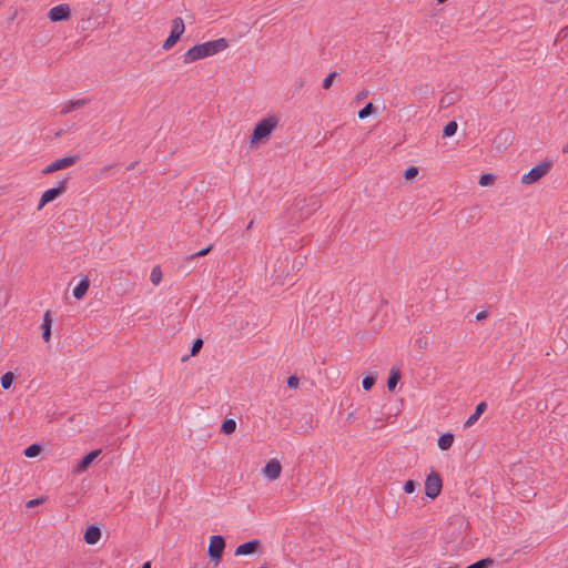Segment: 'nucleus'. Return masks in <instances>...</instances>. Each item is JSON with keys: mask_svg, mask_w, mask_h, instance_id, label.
I'll use <instances>...</instances> for the list:
<instances>
[{"mask_svg": "<svg viewBox=\"0 0 568 568\" xmlns=\"http://www.w3.org/2000/svg\"><path fill=\"white\" fill-rule=\"evenodd\" d=\"M229 47L227 41L224 38L207 41L204 43L196 44L190 48L183 54V62L185 64L193 63L197 60L215 55L224 51Z\"/></svg>", "mask_w": 568, "mask_h": 568, "instance_id": "nucleus-1", "label": "nucleus"}, {"mask_svg": "<svg viewBox=\"0 0 568 568\" xmlns=\"http://www.w3.org/2000/svg\"><path fill=\"white\" fill-rule=\"evenodd\" d=\"M278 123V119L276 116H268L262 119L254 128L251 142H258L263 139H266L273 130L276 128Z\"/></svg>", "mask_w": 568, "mask_h": 568, "instance_id": "nucleus-2", "label": "nucleus"}, {"mask_svg": "<svg viewBox=\"0 0 568 568\" xmlns=\"http://www.w3.org/2000/svg\"><path fill=\"white\" fill-rule=\"evenodd\" d=\"M184 31H185V24H184L183 19L180 17L174 18L172 20V29H171L170 36L163 42V45H162L163 50H165V51L171 50L176 44V42L179 41L181 36L184 33Z\"/></svg>", "mask_w": 568, "mask_h": 568, "instance_id": "nucleus-3", "label": "nucleus"}, {"mask_svg": "<svg viewBox=\"0 0 568 568\" xmlns=\"http://www.w3.org/2000/svg\"><path fill=\"white\" fill-rule=\"evenodd\" d=\"M551 166V162L544 161L536 166H534L528 173L521 176L523 184H532L539 181L544 175L547 174Z\"/></svg>", "mask_w": 568, "mask_h": 568, "instance_id": "nucleus-4", "label": "nucleus"}, {"mask_svg": "<svg viewBox=\"0 0 568 568\" xmlns=\"http://www.w3.org/2000/svg\"><path fill=\"white\" fill-rule=\"evenodd\" d=\"M442 487L440 476L432 471L425 480V495L430 499H435L440 494Z\"/></svg>", "mask_w": 568, "mask_h": 568, "instance_id": "nucleus-5", "label": "nucleus"}, {"mask_svg": "<svg viewBox=\"0 0 568 568\" xmlns=\"http://www.w3.org/2000/svg\"><path fill=\"white\" fill-rule=\"evenodd\" d=\"M225 548V540L221 535H214L210 539L207 555L215 562L219 564L222 552Z\"/></svg>", "mask_w": 568, "mask_h": 568, "instance_id": "nucleus-6", "label": "nucleus"}, {"mask_svg": "<svg viewBox=\"0 0 568 568\" xmlns=\"http://www.w3.org/2000/svg\"><path fill=\"white\" fill-rule=\"evenodd\" d=\"M67 190V179L61 180L55 187L49 189L42 193L38 210H41L49 202H52Z\"/></svg>", "mask_w": 568, "mask_h": 568, "instance_id": "nucleus-7", "label": "nucleus"}, {"mask_svg": "<svg viewBox=\"0 0 568 568\" xmlns=\"http://www.w3.org/2000/svg\"><path fill=\"white\" fill-rule=\"evenodd\" d=\"M79 159H80L79 155H70V156L57 159L52 163L47 165L42 170V173L43 174H51V173H53L55 171L64 170L67 168L72 166L73 164H75L79 161Z\"/></svg>", "mask_w": 568, "mask_h": 568, "instance_id": "nucleus-8", "label": "nucleus"}, {"mask_svg": "<svg viewBox=\"0 0 568 568\" xmlns=\"http://www.w3.org/2000/svg\"><path fill=\"white\" fill-rule=\"evenodd\" d=\"M70 12L69 4L61 3L49 10L48 18L53 22L63 21L70 17Z\"/></svg>", "mask_w": 568, "mask_h": 568, "instance_id": "nucleus-9", "label": "nucleus"}, {"mask_svg": "<svg viewBox=\"0 0 568 568\" xmlns=\"http://www.w3.org/2000/svg\"><path fill=\"white\" fill-rule=\"evenodd\" d=\"M282 466L278 459L272 458L270 459L262 473L268 480H275L281 476Z\"/></svg>", "mask_w": 568, "mask_h": 568, "instance_id": "nucleus-10", "label": "nucleus"}, {"mask_svg": "<svg viewBox=\"0 0 568 568\" xmlns=\"http://www.w3.org/2000/svg\"><path fill=\"white\" fill-rule=\"evenodd\" d=\"M91 102V99L90 98H81V99H77V100H69L67 102H64L62 105H61V110H60V113L61 114H68L72 111H75L87 104H89Z\"/></svg>", "mask_w": 568, "mask_h": 568, "instance_id": "nucleus-11", "label": "nucleus"}, {"mask_svg": "<svg viewBox=\"0 0 568 568\" xmlns=\"http://www.w3.org/2000/svg\"><path fill=\"white\" fill-rule=\"evenodd\" d=\"M101 454V449H95L87 454L74 467V473L81 474L88 469L93 460Z\"/></svg>", "mask_w": 568, "mask_h": 568, "instance_id": "nucleus-12", "label": "nucleus"}, {"mask_svg": "<svg viewBox=\"0 0 568 568\" xmlns=\"http://www.w3.org/2000/svg\"><path fill=\"white\" fill-rule=\"evenodd\" d=\"M261 541L258 539H253L240 545L235 549V556H247L254 554L260 547Z\"/></svg>", "mask_w": 568, "mask_h": 568, "instance_id": "nucleus-13", "label": "nucleus"}, {"mask_svg": "<svg viewBox=\"0 0 568 568\" xmlns=\"http://www.w3.org/2000/svg\"><path fill=\"white\" fill-rule=\"evenodd\" d=\"M511 140L513 132L510 130H501L495 139V146L499 151L505 150L511 143Z\"/></svg>", "mask_w": 568, "mask_h": 568, "instance_id": "nucleus-14", "label": "nucleus"}, {"mask_svg": "<svg viewBox=\"0 0 568 568\" xmlns=\"http://www.w3.org/2000/svg\"><path fill=\"white\" fill-rule=\"evenodd\" d=\"M51 326H52V316H51V313L50 311H47L44 314H43V320H42V324H41V329H42V338L45 343L50 342V338H51Z\"/></svg>", "mask_w": 568, "mask_h": 568, "instance_id": "nucleus-15", "label": "nucleus"}, {"mask_svg": "<svg viewBox=\"0 0 568 568\" xmlns=\"http://www.w3.org/2000/svg\"><path fill=\"white\" fill-rule=\"evenodd\" d=\"M84 541L88 545H95L101 538V530L98 526L91 525L84 532Z\"/></svg>", "mask_w": 568, "mask_h": 568, "instance_id": "nucleus-16", "label": "nucleus"}, {"mask_svg": "<svg viewBox=\"0 0 568 568\" xmlns=\"http://www.w3.org/2000/svg\"><path fill=\"white\" fill-rule=\"evenodd\" d=\"M89 287H90V281L85 276L73 288V292H72L73 297L77 298V300H81L87 294Z\"/></svg>", "mask_w": 568, "mask_h": 568, "instance_id": "nucleus-17", "label": "nucleus"}, {"mask_svg": "<svg viewBox=\"0 0 568 568\" xmlns=\"http://www.w3.org/2000/svg\"><path fill=\"white\" fill-rule=\"evenodd\" d=\"M487 405L485 402H480L476 408H475V412L474 414H471L468 419L465 422V425L464 427L465 428H469L471 427L477 420L478 418L480 417V415L485 412Z\"/></svg>", "mask_w": 568, "mask_h": 568, "instance_id": "nucleus-18", "label": "nucleus"}, {"mask_svg": "<svg viewBox=\"0 0 568 568\" xmlns=\"http://www.w3.org/2000/svg\"><path fill=\"white\" fill-rule=\"evenodd\" d=\"M454 443V435L450 433H445L438 438V447L442 450H447L452 447Z\"/></svg>", "mask_w": 568, "mask_h": 568, "instance_id": "nucleus-19", "label": "nucleus"}, {"mask_svg": "<svg viewBox=\"0 0 568 568\" xmlns=\"http://www.w3.org/2000/svg\"><path fill=\"white\" fill-rule=\"evenodd\" d=\"M400 378V374L398 371L392 369L387 379V388L392 392L395 389L398 381Z\"/></svg>", "mask_w": 568, "mask_h": 568, "instance_id": "nucleus-20", "label": "nucleus"}, {"mask_svg": "<svg viewBox=\"0 0 568 568\" xmlns=\"http://www.w3.org/2000/svg\"><path fill=\"white\" fill-rule=\"evenodd\" d=\"M457 129H458L457 123L455 121H449L444 126L443 136L444 138H450V136L455 135V133L457 132Z\"/></svg>", "mask_w": 568, "mask_h": 568, "instance_id": "nucleus-21", "label": "nucleus"}, {"mask_svg": "<svg viewBox=\"0 0 568 568\" xmlns=\"http://www.w3.org/2000/svg\"><path fill=\"white\" fill-rule=\"evenodd\" d=\"M161 280H162V271H161L160 266H154L151 270L150 281L152 282L153 285H159Z\"/></svg>", "mask_w": 568, "mask_h": 568, "instance_id": "nucleus-22", "label": "nucleus"}, {"mask_svg": "<svg viewBox=\"0 0 568 568\" xmlns=\"http://www.w3.org/2000/svg\"><path fill=\"white\" fill-rule=\"evenodd\" d=\"M14 379V375L11 372H7L1 376V386L3 389L10 388Z\"/></svg>", "mask_w": 568, "mask_h": 568, "instance_id": "nucleus-23", "label": "nucleus"}, {"mask_svg": "<svg viewBox=\"0 0 568 568\" xmlns=\"http://www.w3.org/2000/svg\"><path fill=\"white\" fill-rule=\"evenodd\" d=\"M236 428V423L234 419L227 418L222 424V432L224 434H232Z\"/></svg>", "mask_w": 568, "mask_h": 568, "instance_id": "nucleus-24", "label": "nucleus"}, {"mask_svg": "<svg viewBox=\"0 0 568 568\" xmlns=\"http://www.w3.org/2000/svg\"><path fill=\"white\" fill-rule=\"evenodd\" d=\"M41 447L38 444L30 445L24 449V456L28 458L36 457L40 454Z\"/></svg>", "mask_w": 568, "mask_h": 568, "instance_id": "nucleus-25", "label": "nucleus"}, {"mask_svg": "<svg viewBox=\"0 0 568 568\" xmlns=\"http://www.w3.org/2000/svg\"><path fill=\"white\" fill-rule=\"evenodd\" d=\"M495 181V176L491 173L483 174L478 181L480 186H487L493 184Z\"/></svg>", "mask_w": 568, "mask_h": 568, "instance_id": "nucleus-26", "label": "nucleus"}, {"mask_svg": "<svg viewBox=\"0 0 568 568\" xmlns=\"http://www.w3.org/2000/svg\"><path fill=\"white\" fill-rule=\"evenodd\" d=\"M373 113V104L369 102L367 103L363 109H361L358 111V118L361 120H364L366 119L367 116H369L371 114Z\"/></svg>", "mask_w": 568, "mask_h": 568, "instance_id": "nucleus-27", "label": "nucleus"}, {"mask_svg": "<svg viewBox=\"0 0 568 568\" xmlns=\"http://www.w3.org/2000/svg\"><path fill=\"white\" fill-rule=\"evenodd\" d=\"M494 564L493 559L485 558L480 559L471 565H469L471 568H488Z\"/></svg>", "mask_w": 568, "mask_h": 568, "instance_id": "nucleus-28", "label": "nucleus"}, {"mask_svg": "<svg viewBox=\"0 0 568 568\" xmlns=\"http://www.w3.org/2000/svg\"><path fill=\"white\" fill-rule=\"evenodd\" d=\"M337 72H331L324 80H323V83H322V87L324 90H328L332 84H333V81L334 79L337 77Z\"/></svg>", "mask_w": 568, "mask_h": 568, "instance_id": "nucleus-29", "label": "nucleus"}, {"mask_svg": "<svg viewBox=\"0 0 568 568\" xmlns=\"http://www.w3.org/2000/svg\"><path fill=\"white\" fill-rule=\"evenodd\" d=\"M375 384V377L374 376H365L363 378L362 385L365 390H369Z\"/></svg>", "mask_w": 568, "mask_h": 568, "instance_id": "nucleus-30", "label": "nucleus"}, {"mask_svg": "<svg viewBox=\"0 0 568 568\" xmlns=\"http://www.w3.org/2000/svg\"><path fill=\"white\" fill-rule=\"evenodd\" d=\"M418 174V169L416 166H409L404 172V178L406 180H412Z\"/></svg>", "mask_w": 568, "mask_h": 568, "instance_id": "nucleus-31", "label": "nucleus"}, {"mask_svg": "<svg viewBox=\"0 0 568 568\" xmlns=\"http://www.w3.org/2000/svg\"><path fill=\"white\" fill-rule=\"evenodd\" d=\"M203 341L201 338H196L193 342L192 348H191V356H195L202 348Z\"/></svg>", "mask_w": 568, "mask_h": 568, "instance_id": "nucleus-32", "label": "nucleus"}, {"mask_svg": "<svg viewBox=\"0 0 568 568\" xmlns=\"http://www.w3.org/2000/svg\"><path fill=\"white\" fill-rule=\"evenodd\" d=\"M298 385H300V379H298L297 376H295V375L288 376V378H287V386L290 388H297Z\"/></svg>", "mask_w": 568, "mask_h": 568, "instance_id": "nucleus-33", "label": "nucleus"}, {"mask_svg": "<svg viewBox=\"0 0 568 568\" xmlns=\"http://www.w3.org/2000/svg\"><path fill=\"white\" fill-rule=\"evenodd\" d=\"M415 489H416V484H415V481H414V480H407V481L405 483V485H404V491H405L406 494H412V493H414V491H415Z\"/></svg>", "mask_w": 568, "mask_h": 568, "instance_id": "nucleus-34", "label": "nucleus"}, {"mask_svg": "<svg viewBox=\"0 0 568 568\" xmlns=\"http://www.w3.org/2000/svg\"><path fill=\"white\" fill-rule=\"evenodd\" d=\"M44 501L43 498H36V499H30L29 501H27L26 504V507L27 508H33L36 506H39L40 504H42Z\"/></svg>", "mask_w": 568, "mask_h": 568, "instance_id": "nucleus-35", "label": "nucleus"}, {"mask_svg": "<svg viewBox=\"0 0 568 568\" xmlns=\"http://www.w3.org/2000/svg\"><path fill=\"white\" fill-rule=\"evenodd\" d=\"M211 247L212 246L210 245V246H207V247H205V248H203V250H201V251H199L196 253H193L190 257L194 258V257H197V256H203V255L207 254L211 251Z\"/></svg>", "mask_w": 568, "mask_h": 568, "instance_id": "nucleus-36", "label": "nucleus"}, {"mask_svg": "<svg viewBox=\"0 0 568 568\" xmlns=\"http://www.w3.org/2000/svg\"><path fill=\"white\" fill-rule=\"evenodd\" d=\"M486 317H487V312H485V311H481V312L477 313V315H476L477 321H483Z\"/></svg>", "mask_w": 568, "mask_h": 568, "instance_id": "nucleus-37", "label": "nucleus"}, {"mask_svg": "<svg viewBox=\"0 0 568 568\" xmlns=\"http://www.w3.org/2000/svg\"><path fill=\"white\" fill-rule=\"evenodd\" d=\"M449 103H450V99H448V97L442 98L440 106H447V105H449Z\"/></svg>", "mask_w": 568, "mask_h": 568, "instance_id": "nucleus-38", "label": "nucleus"}, {"mask_svg": "<svg viewBox=\"0 0 568 568\" xmlns=\"http://www.w3.org/2000/svg\"><path fill=\"white\" fill-rule=\"evenodd\" d=\"M368 92L367 91H362L358 95H357V99L358 100H362V99H365L367 97Z\"/></svg>", "mask_w": 568, "mask_h": 568, "instance_id": "nucleus-39", "label": "nucleus"}, {"mask_svg": "<svg viewBox=\"0 0 568 568\" xmlns=\"http://www.w3.org/2000/svg\"><path fill=\"white\" fill-rule=\"evenodd\" d=\"M420 347L425 346L427 343L423 342L422 339L416 341Z\"/></svg>", "mask_w": 568, "mask_h": 568, "instance_id": "nucleus-40", "label": "nucleus"}, {"mask_svg": "<svg viewBox=\"0 0 568 568\" xmlns=\"http://www.w3.org/2000/svg\"><path fill=\"white\" fill-rule=\"evenodd\" d=\"M142 568H151V564L149 561L144 562Z\"/></svg>", "mask_w": 568, "mask_h": 568, "instance_id": "nucleus-41", "label": "nucleus"}, {"mask_svg": "<svg viewBox=\"0 0 568 568\" xmlns=\"http://www.w3.org/2000/svg\"><path fill=\"white\" fill-rule=\"evenodd\" d=\"M562 152L564 153H568V142L566 143V145L562 148Z\"/></svg>", "mask_w": 568, "mask_h": 568, "instance_id": "nucleus-42", "label": "nucleus"}, {"mask_svg": "<svg viewBox=\"0 0 568 568\" xmlns=\"http://www.w3.org/2000/svg\"><path fill=\"white\" fill-rule=\"evenodd\" d=\"M253 223H254V220H252V221L248 223V225H247V227H246V229H247V230H250V229L253 226Z\"/></svg>", "mask_w": 568, "mask_h": 568, "instance_id": "nucleus-43", "label": "nucleus"}, {"mask_svg": "<svg viewBox=\"0 0 568 568\" xmlns=\"http://www.w3.org/2000/svg\"><path fill=\"white\" fill-rule=\"evenodd\" d=\"M134 169V164H130L128 170H133Z\"/></svg>", "mask_w": 568, "mask_h": 568, "instance_id": "nucleus-44", "label": "nucleus"}, {"mask_svg": "<svg viewBox=\"0 0 568 568\" xmlns=\"http://www.w3.org/2000/svg\"><path fill=\"white\" fill-rule=\"evenodd\" d=\"M438 3H443L445 2L446 0H436Z\"/></svg>", "mask_w": 568, "mask_h": 568, "instance_id": "nucleus-45", "label": "nucleus"}]
</instances>
